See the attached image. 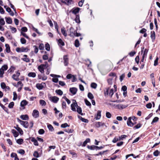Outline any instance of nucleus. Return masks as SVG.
<instances>
[{"instance_id":"f257e3e1","label":"nucleus","mask_w":160,"mask_h":160,"mask_svg":"<svg viewBox=\"0 0 160 160\" xmlns=\"http://www.w3.org/2000/svg\"><path fill=\"white\" fill-rule=\"evenodd\" d=\"M73 101H74V102L72 104L71 106L72 110L73 111H76V108L77 107V112L78 113L82 115V113L81 108L79 106H78V104L75 100Z\"/></svg>"},{"instance_id":"f03ea898","label":"nucleus","mask_w":160,"mask_h":160,"mask_svg":"<svg viewBox=\"0 0 160 160\" xmlns=\"http://www.w3.org/2000/svg\"><path fill=\"white\" fill-rule=\"evenodd\" d=\"M70 36L71 37H73L74 36L79 37L81 36V34L79 33H78L77 31L75 30L72 27L70 28Z\"/></svg>"},{"instance_id":"7ed1b4c3","label":"nucleus","mask_w":160,"mask_h":160,"mask_svg":"<svg viewBox=\"0 0 160 160\" xmlns=\"http://www.w3.org/2000/svg\"><path fill=\"white\" fill-rule=\"evenodd\" d=\"M48 62H45V64H42L39 66L38 67V69L41 73H43L44 72V69L48 68Z\"/></svg>"},{"instance_id":"20e7f679","label":"nucleus","mask_w":160,"mask_h":160,"mask_svg":"<svg viewBox=\"0 0 160 160\" xmlns=\"http://www.w3.org/2000/svg\"><path fill=\"white\" fill-rule=\"evenodd\" d=\"M18 121L24 128H27L28 127V123L27 121H23L20 120L19 118L17 119Z\"/></svg>"},{"instance_id":"39448f33","label":"nucleus","mask_w":160,"mask_h":160,"mask_svg":"<svg viewBox=\"0 0 160 160\" xmlns=\"http://www.w3.org/2000/svg\"><path fill=\"white\" fill-rule=\"evenodd\" d=\"M49 99L52 102L54 103H57L59 101V98L56 96H54L50 97Z\"/></svg>"},{"instance_id":"423d86ee","label":"nucleus","mask_w":160,"mask_h":160,"mask_svg":"<svg viewBox=\"0 0 160 160\" xmlns=\"http://www.w3.org/2000/svg\"><path fill=\"white\" fill-rule=\"evenodd\" d=\"M36 87L39 90H42L44 87L46 86L45 83L44 82H42L41 83H37L36 85Z\"/></svg>"},{"instance_id":"0eeeda50","label":"nucleus","mask_w":160,"mask_h":160,"mask_svg":"<svg viewBox=\"0 0 160 160\" xmlns=\"http://www.w3.org/2000/svg\"><path fill=\"white\" fill-rule=\"evenodd\" d=\"M20 73L19 72H17L16 74H14L12 77V78L16 81H18L19 80L18 78L20 75Z\"/></svg>"},{"instance_id":"6e6552de","label":"nucleus","mask_w":160,"mask_h":160,"mask_svg":"<svg viewBox=\"0 0 160 160\" xmlns=\"http://www.w3.org/2000/svg\"><path fill=\"white\" fill-rule=\"evenodd\" d=\"M32 114L33 117L37 118L39 116V112L37 110L35 109L33 110Z\"/></svg>"},{"instance_id":"1a4fd4ad","label":"nucleus","mask_w":160,"mask_h":160,"mask_svg":"<svg viewBox=\"0 0 160 160\" xmlns=\"http://www.w3.org/2000/svg\"><path fill=\"white\" fill-rule=\"evenodd\" d=\"M63 59L64 60V64L65 66L68 65V56L67 55H64L63 56Z\"/></svg>"},{"instance_id":"9d476101","label":"nucleus","mask_w":160,"mask_h":160,"mask_svg":"<svg viewBox=\"0 0 160 160\" xmlns=\"http://www.w3.org/2000/svg\"><path fill=\"white\" fill-rule=\"evenodd\" d=\"M148 52V49H145L144 51V53L142 56V58L141 60V62H140V63L141 64V62H143L144 61V59L145 57L147 55Z\"/></svg>"},{"instance_id":"9b49d317","label":"nucleus","mask_w":160,"mask_h":160,"mask_svg":"<svg viewBox=\"0 0 160 160\" xmlns=\"http://www.w3.org/2000/svg\"><path fill=\"white\" fill-rule=\"evenodd\" d=\"M80 8H73L71 10L70 12H72V13L76 15V14L78 12Z\"/></svg>"},{"instance_id":"f8f14e48","label":"nucleus","mask_w":160,"mask_h":160,"mask_svg":"<svg viewBox=\"0 0 160 160\" xmlns=\"http://www.w3.org/2000/svg\"><path fill=\"white\" fill-rule=\"evenodd\" d=\"M70 92L73 95H75L77 91V89L76 88H71L69 89Z\"/></svg>"},{"instance_id":"ddd939ff","label":"nucleus","mask_w":160,"mask_h":160,"mask_svg":"<svg viewBox=\"0 0 160 160\" xmlns=\"http://www.w3.org/2000/svg\"><path fill=\"white\" fill-rule=\"evenodd\" d=\"M131 117L129 118L128 119L127 124L128 126L130 127H132L134 125V124L131 121Z\"/></svg>"},{"instance_id":"4468645a","label":"nucleus","mask_w":160,"mask_h":160,"mask_svg":"<svg viewBox=\"0 0 160 160\" xmlns=\"http://www.w3.org/2000/svg\"><path fill=\"white\" fill-rule=\"evenodd\" d=\"M128 106V105H126L123 104H118L116 106L117 108L119 109H122L125 108Z\"/></svg>"},{"instance_id":"2eb2a0df","label":"nucleus","mask_w":160,"mask_h":160,"mask_svg":"<svg viewBox=\"0 0 160 160\" xmlns=\"http://www.w3.org/2000/svg\"><path fill=\"white\" fill-rule=\"evenodd\" d=\"M101 111L98 110L97 112V113L96 116H95V118L96 120L99 119L101 117Z\"/></svg>"},{"instance_id":"dca6fc26","label":"nucleus","mask_w":160,"mask_h":160,"mask_svg":"<svg viewBox=\"0 0 160 160\" xmlns=\"http://www.w3.org/2000/svg\"><path fill=\"white\" fill-rule=\"evenodd\" d=\"M21 118L24 120H28L29 119L28 116L27 115H22L20 116Z\"/></svg>"},{"instance_id":"f3484780","label":"nucleus","mask_w":160,"mask_h":160,"mask_svg":"<svg viewBox=\"0 0 160 160\" xmlns=\"http://www.w3.org/2000/svg\"><path fill=\"white\" fill-rule=\"evenodd\" d=\"M6 11L8 12L9 14L12 16H13L14 15V12L12 11L11 9L10 8L8 7L6 8Z\"/></svg>"},{"instance_id":"a211bd4d","label":"nucleus","mask_w":160,"mask_h":160,"mask_svg":"<svg viewBox=\"0 0 160 160\" xmlns=\"http://www.w3.org/2000/svg\"><path fill=\"white\" fill-rule=\"evenodd\" d=\"M58 42L59 46H64L65 45L64 42L61 39H59L58 41Z\"/></svg>"},{"instance_id":"6ab92c4d","label":"nucleus","mask_w":160,"mask_h":160,"mask_svg":"<svg viewBox=\"0 0 160 160\" xmlns=\"http://www.w3.org/2000/svg\"><path fill=\"white\" fill-rule=\"evenodd\" d=\"M61 32L62 34L65 36L66 37L67 36V34L66 32V31L65 30V28L64 27L62 28H61Z\"/></svg>"},{"instance_id":"aec40b11","label":"nucleus","mask_w":160,"mask_h":160,"mask_svg":"<svg viewBox=\"0 0 160 160\" xmlns=\"http://www.w3.org/2000/svg\"><path fill=\"white\" fill-rule=\"evenodd\" d=\"M28 103V102L26 100H22L20 103V106L22 107H24L27 105Z\"/></svg>"},{"instance_id":"412c9836","label":"nucleus","mask_w":160,"mask_h":160,"mask_svg":"<svg viewBox=\"0 0 160 160\" xmlns=\"http://www.w3.org/2000/svg\"><path fill=\"white\" fill-rule=\"evenodd\" d=\"M31 141L32 142H33L34 144L36 146H38V142L37 141V140L35 138H31Z\"/></svg>"},{"instance_id":"4be33fe9","label":"nucleus","mask_w":160,"mask_h":160,"mask_svg":"<svg viewBox=\"0 0 160 160\" xmlns=\"http://www.w3.org/2000/svg\"><path fill=\"white\" fill-rule=\"evenodd\" d=\"M5 47L6 48L5 50H6V52L8 53H9L11 51V50H10V47L9 44H5Z\"/></svg>"},{"instance_id":"5701e85b","label":"nucleus","mask_w":160,"mask_h":160,"mask_svg":"<svg viewBox=\"0 0 160 160\" xmlns=\"http://www.w3.org/2000/svg\"><path fill=\"white\" fill-rule=\"evenodd\" d=\"M12 132L13 133V135L15 137H16L18 136V133L14 129H12Z\"/></svg>"},{"instance_id":"b1692460","label":"nucleus","mask_w":160,"mask_h":160,"mask_svg":"<svg viewBox=\"0 0 160 160\" xmlns=\"http://www.w3.org/2000/svg\"><path fill=\"white\" fill-rule=\"evenodd\" d=\"M104 123L100 122H97L95 123V125L97 128H99L103 125Z\"/></svg>"},{"instance_id":"393cba45","label":"nucleus","mask_w":160,"mask_h":160,"mask_svg":"<svg viewBox=\"0 0 160 160\" xmlns=\"http://www.w3.org/2000/svg\"><path fill=\"white\" fill-rule=\"evenodd\" d=\"M151 38L152 40H154L155 38V32L154 31H151Z\"/></svg>"},{"instance_id":"a878e982","label":"nucleus","mask_w":160,"mask_h":160,"mask_svg":"<svg viewBox=\"0 0 160 160\" xmlns=\"http://www.w3.org/2000/svg\"><path fill=\"white\" fill-rule=\"evenodd\" d=\"M5 18L6 19V22L7 23L9 24L12 23V21L11 18H10L6 17Z\"/></svg>"},{"instance_id":"bb28decb","label":"nucleus","mask_w":160,"mask_h":160,"mask_svg":"<svg viewBox=\"0 0 160 160\" xmlns=\"http://www.w3.org/2000/svg\"><path fill=\"white\" fill-rule=\"evenodd\" d=\"M78 118L83 122L88 123V120L87 119H85L82 118L80 116H79Z\"/></svg>"},{"instance_id":"cd10ccee","label":"nucleus","mask_w":160,"mask_h":160,"mask_svg":"<svg viewBox=\"0 0 160 160\" xmlns=\"http://www.w3.org/2000/svg\"><path fill=\"white\" fill-rule=\"evenodd\" d=\"M87 148L88 149L91 150H96V146L94 145L89 146H87Z\"/></svg>"},{"instance_id":"c85d7f7f","label":"nucleus","mask_w":160,"mask_h":160,"mask_svg":"<svg viewBox=\"0 0 160 160\" xmlns=\"http://www.w3.org/2000/svg\"><path fill=\"white\" fill-rule=\"evenodd\" d=\"M109 90V88H106V90L104 91V95L105 97H107L108 95V91Z\"/></svg>"},{"instance_id":"c756f323","label":"nucleus","mask_w":160,"mask_h":160,"mask_svg":"<svg viewBox=\"0 0 160 160\" xmlns=\"http://www.w3.org/2000/svg\"><path fill=\"white\" fill-rule=\"evenodd\" d=\"M28 76L29 77L34 78L36 76V74L35 72H31L28 73Z\"/></svg>"},{"instance_id":"7c9ffc66","label":"nucleus","mask_w":160,"mask_h":160,"mask_svg":"<svg viewBox=\"0 0 160 160\" xmlns=\"http://www.w3.org/2000/svg\"><path fill=\"white\" fill-rule=\"evenodd\" d=\"M75 21L76 22L78 23H80V21L79 19V16L78 15H76V18H75Z\"/></svg>"},{"instance_id":"2f4dec72","label":"nucleus","mask_w":160,"mask_h":160,"mask_svg":"<svg viewBox=\"0 0 160 160\" xmlns=\"http://www.w3.org/2000/svg\"><path fill=\"white\" fill-rule=\"evenodd\" d=\"M39 103L40 105L42 106H45L46 104V102L43 100H40L39 101Z\"/></svg>"},{"instance_id":"473e14b6","label":"nucleus","mask_w":160,"mask_h":160,"mask_svg":"<svg viewBox=\"0 0 160 160\" xmlns=\"http://www.w3.org/2000/svg\"><path fill=\"white\" fill-rule=\"evenodd\" d=\"M55 92L57 93V94L60 96H61L63 94L62 91L60 89L56 90Z\"/></svg>"},{"instance_id":"72a5a7b5","label":"nucleus","mask_w":160,"mask_h":160,"mask_svg":"<svg viewBox=\"0 0 160 160\" xmlns=\"http://www.w3.org/2000/svg\"><path fill=\"white\" fill-rule=\"evenodd\" d=\"M74 45L77 48L79 47L80 44L79 40L78 39H76L75 40Z\"/></svg>"},{"instance_id":"f704fd0d","label":"nucleus","mask_w":160,"mask_h":160,"mask_svg":"<svg viewBox=\"0 0 160 160\" xmlns=\"http://www.w3.org/2000/svg\"><path fill=\"white\" fill-rule=\"evenodd\" d=\"M48 129H49V130L51 131H53L54 130V128H53V127H52V126L51 125V124H48Z\"/></svg>"},{"instance_id":"c9c22d12","label":"nucleus","mask_w":160,"mask_h":160,"mask_svg":"<svg viewBox=\"0 0 160 160\" xmlns=\"http://www.w3.org/2000/svg\"><path fill=\"white\" fill-rule=\"evenodd\" d=\"M97 86V84L94 82H92L91 84V87L92 88L94 89H96Z\"/></svg>"},{"instance_id":"e433bc0d","label":"nucleus","mask_w":160,"mask_h":160,"mask_svg":"<svg viewBox=\"0 0 160 160\" xmlns=\"http://www.w3.org/2000/svg\"><path fill=\"white\" fill-rule=\"evenodd\" d=\"M159 120V118L158 117H155L153 119L152 122L151 124H153L154 123L157 122Z\"/></svg>"},{"instance_id":"4c0bfd02","label":"nucleus","mask_w":160,"mask_h":160,"mask_svg":"<svg viewBox=\"0 0 160 160\" xmlns=\"http://www.w3.org/2000/svg\"><path fill=\"white\" fill-rule=\"evenodd\" d=\"M90 139L89 138H87L83 143V146H85L87 143L89 142H90Z\"/></svg>"},{"instance_id":"58836bf2","label":"nucleus","mask_w":160,"mask_h":160,"mask_svg":"<svg viewBox=\"0 0 160 160\" xmlns=\"http://www.w3.org/2000/svg\"><path fill=\"white\" fill-rule=\"evenodd\" d=\"M23 139H19L17 140L16 142L19 144L21 145L23 142Z\"/></svg>"},{"instance_id":"ea45409f","label":"nucleus","mask_w":160,"mask_h":160,"mask_svg":"<svg viewBox=\"0 0 160 160\" xmlns=\"http://www.w3.org/2000/svg\"><path fill=\"white\" fill-rule=\"evenodd\" d=\"M88 97L91 99H92L94 98V96L90 92H88Z\"/></svg>"},{"instance_id":"a19ab883","label":"nucleus","mask_w":160,"mask_h":160,"mask_svg":"<svg viewBox=\"0 0 160 160\" xmlns=\"http://www.w3.org/2000/svg\"><path fill=\"white\" fill-rule=\"evenodd\" d=\"M45 48L46 50L48 51H49L50 50V47L49 44L48 43H47L45 45Z\"/></svg>"},{"instance_id":"79ce46f5","label":"nucleus","mask_w":160,"mask_h":160,"mask_svg":"<svg viewBox=\"0 0 160 160\" xmlns=\"http://www.w3.org/2000/svg\"><path fill=\"white\" fill-rule=\"evenodd\" d=\"M29 49L27 48H25L24 47L21 48V52H27Z\"/></svg>"},{"instance_id":"37998d69","label":"nucleus","mask_w":160,"mask_h":160,"mask_svg":"<svg viewBox=\"0 0 160 160\" xmlns=\"http://www.w3.org/2000/svg\"><path fill=\"white\" fill-rule=\"evenodd\" d=\"M159 153H160L159 152L158 150H157L153 152V154L154 156L157 157L158 156Z\"/></svg>"},{"instance_id":"c03bdc74","label":"nucleus","mask_w":160,"mask_h":160,"mask_svg":"<svg viewBox=\"0 0 160 160\" xmlns=\"http://www.w3.org/2000/svg\"><path fill=\"white\" fill-rule=\"evenodd\" d=\"M33 156L34 157L37 158H38L39 157V154L38 152L37 151H35L33 153Z\"/></svg>"},{"instance_id":"a18cd8bd","label":"nucleus","mask_w":160,"mask_h":160,"mask_svg":"<svg viewBox=\"0 0 160 160\" xmlns=\"http://www.w3.org/2000/svg\"><path fill=\"white\" fill-rule=\"evenodd\" d=\"M127 136L125 135H122L119 137V140H123L124 138H125Z\"/></svg>"},{"instance_id":"49530a36","label":"nucleus","mask_w":160,"mask_h":160,"mask_svg":"<svg viewBox=\"0 0 160 160\" xmlns=\"http://www.w3.org/2000/svg\"><path fill=\"white\" fill-rule=\"evenodd\" d=\"M10 27L12 33H15L17 32V29L16 28L13 27L11 26H10Z\"/></svg>"},{"instance_id":"de8ad7c7","label":"nucleus","mask_w":160,"mask_h":160,"mask_svg":"<svg viewBox=\"0 0 160 160\" xmlns=\"http://www.w3.org/2000/svg\"><path fill=\"white\" fill-rule=\"evenodd\" d=\"M14 102H11L8 105V107L9 108H12L14 106Z\"/></svg>"},{"instance_id":"09e8293b","label":"nucleus","mask_w":160,"mask_h":160,"mask_svg":"<svg viewBox=\"0 0 160 160\" xmlns=\"http://www.w3.org/2000/svg\"><path fill=\"white\" fill-rule=\"evenodd\" d=\"M8 68V67L7 65H4L3 66H2L0 69H2L3 71H5Z\"/></svg>"},{"instance_id":"8fccbe9b","label":"nucleus","mask_w":160,"mask_h":160,"mask_svg":"<svg viewBox=\"0 0 160 160\" xmlns=\"http://www.w3.org/2000/svg\"><path fill=\"white\" fill-rule=\"evenodd\" d=\"M72 1V0H65L64 1V3H65L68 5H69L71 3Z\"/></svg>"},{"instance_id":"3c124183","label":"nucleus","mask_w":160,"mask_h":160,"mask_svg":"<svg viewBox=\"0 0 160 160\" xmlns=\"http://www.w3.org/2000/svg\"><path fill=\"white\" fill-rule=\"evenodd\" d=\"M118 141H119V138H118L115 137L112 140V142L113 143H116Z\"/></svg>"},{"instance_id":"603ef678","label":"nucleus","mask_w":160,"mask_h":160,"mask_svg":"<svg viewBox=\"0 0 160 160\" xmlns=\"http://www.w3.org/2000/svg\"><path fill=\"white\" fill-rule=\"evenodd\" d=\"M125 74L124 73L122 74L120 76V82H122L123 80V79L125 78Z\"/></svg>"},{"instance_id":"864d4df0","label":"nucleus","mask_w":160,"mask_h":160,"mask_svg":"<svg viewBox=\"0 0 160 160\" xmlns=\"http://www.w3.org/2000/svg\"><path fill=\"white\" fill-rule=\"evenodd\" d=\"M114 93V92H113V89H111L110 90L109 93V96L111 98L112 96V95H113Z\"/></svg>"},{"instance_id":"5fc2aeb1","label":"nucleus","mask_w":160,"mask_h":160,"mask_svg":"<svg viewBox=\"0 0 160 160\" xmlns=\"http://www.w3.org/2000/svg\"><path fill=\"white\" fill-rule=\"evenodd\" d=\"M16 129L19 132L20 134H22L23 133V131L20 128L17 127L16 128Z\"/></svg>"},{"instance_id":"6e6d98bb","label":"nucleus","mask_w":160,"mask_h":160,"mask_svg":"<svg viewBox=\"0 0 160 160\" xmlns=\"http://www.w3.org/2000/svg\"><path fill=\"white\" fill-rule=\"evenodd\" d=\"M136 53V52L135 51H132L131 52H129L128 54L129 55L130 57H133L134 55H135Z\"/></svg>"},{"instance_id":"4d7b16f0","label":"nucleus","mask_w":160,"mask_h":160,"mask_svg":"<svg viewBox=\"0 0 160 160\" xmlns=\"http://www.w3.org/2000/svg\"><path fill=\"white\" fill-rule=\"evenodd\" d=\"M33 47L34 48V52L35 53H37L38 51V47L37 46H36L35 45L33 46Z\"/></svg>"},{"instance_id":"13d9d810","label":"nucleus","mask_w":160,"mask_h":160,"mask_svg":"<svg viewBox=\"0 0 160 160\" xmlns=\"http://www.w3.org/2000/svg\"><path fill=\"white\" fill-rule=\"evenodd\" d=\"M63 98H64L65 101L67 102L68 104H69L71 103V101L69 100L66 97L64 96L63 97Z\"/></svg>"},{"instance_id":"bf43d9fd","label":"nucleus","mask_w":160,"mask_h":160,"mask_svg":"<svg viewBox=\"0 0 160 160\" xmlns=\"http://www.w3.org/2000/svg\"><path fill=\"white\" fill-rule=\"evenodd\" d=\"M141 124L138 123L135 126L133 127V128L134 129H138V128H140L141 127Z\"/></svg>"},{"instance_id":"052dcab7","label":"nucleus","mask_w":160,"mask_h":160,"mask_svg":"<svg viewBox=\"0 0 160 160\" xmlns=\"http://www.w3.org/2000/svg\"><path fill=\"white\" fill-rule=\"evenodd\" d=\"M20 41L21 42V43L22 44H24L26 43V40L24 38H22L20 39Z\"/></svg>"},{"instance_id":"680f3d73","label":"nucleus","mask_w":160,"mask_h":160,"mask_svg":"<svg viewBox=\"0 0 160 160\" xmlns=\"http://www.w3.org/2000/svg\"><path fill=\"white\" fill-rule=\"evenodd\" d=\"M0 24L2 26L4 25L5 24V22L3 18L0 19Z\"/></svg>"},{"instance_id":"e2e57ef3","label":"nucleus","mask_w":160,"mask_h":160,"mask_svg":"<svg viewBox=\"0 0 160 160\" xmlns=\"http://www.w3.org/2000/svg\"><path fill=\"white\" fill-rule=\"evenodd\" d=\"M68 126H69L66 123H64V124H62L61 125V127L62 128H66L67 127H68Z\"/></svg>"},{"instance_id":"0e129e2a","label":"nucleus","mask_w":160,"mask_h":160,"mask_svg":"<svg viewBox=\"0 0 160 160\" xmlns=\"http://www.w3.org/2000/svg\"><path fill=\"white\" fill-rule=\"evenodd\" d=\"M38 132L40 134H43L44 133L45 131L43 129H41L39 130Z\"/></svg>"},{"instance_id":"69168bd1","label":"nucleus","mask_w":160,"mask_h":160,"mask_svg":"<svg viewBox=\"0 0 160 160\" xmlns=\"http://www.w3.org/2000/svg\"><path fill=\"white\" fill-rule=\"evenodd\" d=\"M18 153L23 155L25 153V151L23 149H21L19 150L18 151Z\"/></svg>"},{"instance_id":"338daca9","label":"nucleus","mask_w":160,"mask_h":160,"mask_svg":"<svg viewBox=\"0 0 160 160\" xmlns=\"http://www.w3.org/2000/svg\"><path fill=\"white\" fill-rule=\"evenodd\" d=\"M1 86L2 89H4L6 87V85L5 83L4 82H1Z\"/></svg>"},{"instance_id":"774afa93","label":"nucleus","mask_w":160,"mask_h":160,"mask_svg":"<svg viewBox=\"0 0 160 160\" xmlns=\"http://www.w3.org/2000/svg\"><path fill=\"white\" fill-rule=\"evenodd\" d=\"M106 117L108 118H110L111 117V114L109 112H107L106 113Z\"/></svg>"}]
</instances>
